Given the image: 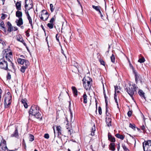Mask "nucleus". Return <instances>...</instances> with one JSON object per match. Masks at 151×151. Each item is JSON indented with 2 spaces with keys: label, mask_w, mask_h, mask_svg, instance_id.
<instances>
[{
  "label": "nucleus",
  "mask_w": 151,
  "mask_h": 151,
  "mask_svg": "<svg viewBox=\"0 0 151 151\" xmlns=\"http://www.w3.org/2000/svg\"><path fill=\"white\" fill-rule=\"evenodd\" d=\"M29 119L30 115L34 116L36 118L41 120L42 119L41 115V112L39 109V107L38 106L35 105L31 106L29 111Z\"/></svg>",
  "instance_id": "f257e3e1"
},
{
  "label": "nucleus",
  "mask_w": 151,
  "mask_h": 151,
  "mask_svg": "<svg viewBox=\"0 0 151 151\" xmlns=\"http://www.w3.org/2000/svg\"><path fill=\"white\" fill-rule=\"evenodd\" d=\"M108 139L111 142H114L115 141V138L114 137H113L111 135L108 134Z\"/></svg>",
  "instance_id": "aec40b11"
},
{
  "label": "nucleus",
  "mask_w": 151,
  "mask_h": 151,
  "mask_svg": "<svg viewBox=\"0 0 151 151\" xmlns=\"http://www.w3.org/2000/svg\"><path fill=\"white\" fill-rule=\"evenodd\" d=\"M66 128L67 129V130L68 129H69L70 127H69L68 125V124H66Z\"/></svg>",
  "instance_id": "0e129e2a"
},
{
  "label": "nucleus",
  "mask_w": 151,
  "mask_h": 151,
  "mask_svg": "<svg viewBox=\"0 0 151 151\" xmlns=\"http://www.w3.org/2000/svg\"><path fill=\"white\" fill-rule=\"evenodd\" d=\"M0 26L3 28H5V24L3 21H1L0 23Z\"/></svg>",
  "instance_id": "a18cd8bd"
},
{
  "label": "nucleus",
  "mask_w": 151,
  "mask_h": 151,
  "mask_svg": "<svg viewBox=\"0 0 151 151\" xmlns=\"http://www.w3.org/2000/svg\"><path fill=\"white\" fill-rule=\"evenodd\" d=\"M2 144H4V145H5V146L6 145V141L3 138L2 139V141H1V143L0 144V146H1V145Z\"/></svg>",
  "instance_id": "2f4dec72"
},
{
  "label": "nucleus",
  "mask_w": 151,
  "mask_h": 151,
  "mask_svg": "<svg viewBox=\"0 0 151 151\" xmlns=\"http://www.w3.org/2000/svg\"><path fill=\"white\" fill-rule=\"evenodd\" d=\"M49 113L50 114H52L53 112V111L52 109H50V108L49 107Z\"/></svg>",
  "instance_id": "5fc2aeb1"
},
{
  "label": "nucleus",
  "mask_w": 151,
  "mask_h": 151,
  "mask_svg": "<svg viewBox=\"0 0 151 151\" xmlns=\"http://www.w3.org/2000/svg\"><path fill=\"white\" fill-rule=\"evenodd\" d=\"M56 131H57L58 135L61 134V127L60 126H55Z\"/></svg>",
  "instance_id": "2eb2a0df"
},
{
  "label": "nucleus",
  "mask_w": 151,
  "mask_h": 151,
  "mask_svg": "<svg viewBox=\"0 0 151 151\" xmlns=\"http://www.w3.org/2000/svg\"><path fill=\"white\" fill-rule=\"evenodd\" d=\"M131 66L132 68L133 72L135 75V81L136 83L138 81H141V77L140 76V75H138L137 74V73L136 72V71L134 70V68L133 67V66L132 65H131Z\"/></svg>",
  "instance_id": "0eeeda50"
},
{
  "label": "nucleus",
  "mask_w": 151,
  "mask_h": 151,
  "mask_svg": "<svg viewBox=\"0 0 151 151\" xmlns=\"http://www.w3.org/2000/svg\"><path fill=\"white\" fill-rule=\"evenodd\" d=\"M111 61L113 63H114L115 62V58L114 54H112L111 56Z\"/></svg>",
  "instance_id": "e433bc0d"
},
{
  "label": "nucleus",
  "mask_w": 151,
  "mask_h": 151,
  "mask_svg": "<svg viewBox=\"0 0 151 151\" xmlns=\"http://www.w3.org/2000/svg\"><path fill=\"white\" fill-rule=\"evenodd\" d=\"M11 78V75L9 72L7 73V79L10 80Z\"/></svg>",
  "instance_id": "49530a36"
},
{
  "label": "nucleus",
  "mask_w": 151,
  "mask_h": 151,
  "mask_svg": "<svg viewBox=\"0 0 151 151\" xmlns=\"http://www.w3.org/2000/svg\"><path fill=\"white\" fill-rule=\"evenodd\" d=\"M27 1H28V0H25L24 7H25V8L26 9L30 10V9H31V8H32V3H31L30 4L31 6L29 7L28 8V9L27 8L28 6V5L27 3Z\"/></svg>",
  "instance_id": "412c9836"
},
{
  "label": "nucleus",
  "mask_w": 151,
  "mask_h": 151,
  "mask_svg": "<svg viewBox=\"0 0 151 151\" xmlns=\"http://www.w3.org/2000/svg\"><path fill=\"white\" fill-rule=\"evenodd\" d=\"M106 107V116H108V115H107V112L108 111V110L107 109V107Z\"/></svg>",
  "instance_id": "680f3d73"
},
{
  "label": "nucleus",
  "mask_w": 151,
  "mask_h": 151,
  "mask_svg": "<svg viewBox=\"0 0 151 151\" xmlns=\"http://www.w3.org/2000/svg\"><path fill=\"white\" fill-rule=\"evenodd\" d=\"M138 93L139 95L141 97L144 99H145V93L143 92V91L142 90H140L139 92H138Z\"/></svg>",
  "instance_id": "5701e85b"
},
{
  "label": "nucleus",
  "mask_w": 151,
  "mask_h": 151,
  "mask_svg": "<svg viewBox=\"0 0 151 151\" xmlns=\"http://www.w3.org/2000/svg\"><path fill=\"white\" fill-rule=\"evenodd\" d=\"M115 136L116 137L122 140H123L124 138V136L123 135H121L118 133L116 134Z\"/></svg>",
  "instance_id": "b1692460"
},
{
  "label": "nucleus",
  "mask_w": 151,
  "mask_h": 151,
  "mask_svg": "<svg viewBox=\"0 0 151 151\" xmlns=\"http://www.w3.org/2000/svg\"><path fill=\"white\" fill-rule=\"evenodd\" d=\"M83 86L85 89H86V90H89L90 89L91 85L90 84H86V83H83Z\"/></svg>",
  "instance_id": "f3484780"
},
{
  "label": "nucleus",
  "mask_w": 151,
  "mask_h": 151,
  "mask_svg": "<svg viewBox=\"0 0 151 151\" xmlns=\"http://www.w3.org/2000/svg\"><path fill=\"white\" fill-rule=\"evenodd\" d=\"M132 113V111H129L127 113V115L129 117H130L131 116Z\"/></svg>",
  "instance_id": "de8ad7c7"
},
{
  "label": "nucleus",
  "mask_w": 151,
  "mask_h": 151,
  "mask_svg": "<svg viewBox=\"0 0 151 151\" xmlns=\"http://www.w3.org/2000/svg\"><path fill=\"white\" fill-rule=\"evenodd\" d=\"M103 93H104V96H106V93H105V89H104V86L103 87Z\"/></svg>",
  "instance_id": "052dcab7"
},
{
  "label": "nucleus",
  "mask_w": 151,
  "mask_h": 151,
  "mask_svg": "<svg viewBox=\"0 0 151 151\" xmlns=\"http://www.w3.org/2000/svg\"><path fill=\"white\" fill-rule=\"evenodd\" d=\"M145 61V59L144 57H142V58L139 59L138 62L141 63L144 62Z\"/></svg>",
  "instance_id": "f704fd0d"
},
{
  "label": "nucleus",
  "mask_w": 151,
  "mask_h": 151,
  "mask_svg": "<svg viewBox=\"0 0 151 151\" xmlns=\"http://www.w3.org/2000/svg\"><path fill=\"white\" fill-rule=\"evenodd\" d=\"M83 103L86 104L87 102V96L86 93H85L83 96Z\"/></svg>",
  "instance_id": "4be33fe9"
},
{
  "label": "nucleus",
  "mask_w": 151,
  "mask_h": 151,
  "mask_svg": "<svg viewBox=\"0 0 151 151\" xmlns=\"http://www.w3.org/2000/svg\"><path fill=\"white\" fill-rule=\"evenodd\" d=\"M22 146L24 147V149L26 150V143H25L24 140V139H23L22 142Z\"/></svg>",
  "instance_id": "58836bf2"
},
{
  "label": "nucleus",
  "mask_w": 151,
  "mask_h": 151,
  "mask_svg": "<svg viewBox=\"0 0 151 151\" xmlns=\"http://www.w3.org/2000/svg\"><path fill=\"white\" fill-rule=\"evenodd\" d=\"M17 23V25L19 26L20 27L23 24V21L22 18H19V19H17L15 22Z\"/></svg>",
  "instance_id": "9d476101"
},
{
  "label": "nucleus",
  "mask_w": 151,
  "mask_h": 151,
  "mask_svg": "<svg viewBox=\"0 0 151 151\" xmlns=\"http://www.w3.org/2000/svg\"><path fill=\"white\" fill-rule=\"evenodd\" d=\"M29 23L30 24L31 26L32 27V28H33V26L32 23V19H29Z\"/></svg>",
  "instance_id": "603ef678"
},
{
  "label": "nucleus",
  "mask_w": 151,
  "mask_h": 151,
  "mask_svg": "<svg viewBox=\"0 0 151 151\" xmlns=\"http://www.w3.org/2000/svg\"><path fill=\"white\" fill-rule=\"evenodd\" d=\"M8 53L6 54V55L5 56L7 60L8 61H9V62L11 63V62H12L10 59V57L8 56Z\"/></svg>",
  "instance_id": "ea45409f"
},
{
  "label": "nucleus",
  "mask_w": 151,
  "mask_h": 151,
  "mask_svg": "<svg viewBox=\"0 0 151 151\" xmlns=\"http://www.w3.org/2000/svg\"><path fill=\"white\" fill-rule=\"evenodd\" d=\"M2 16H1V19H4L5 18L7 17V15L6 14H1Z\"/></svg>",
  "instance_id": "a19ab883"
},
{
  "label": "nucleus",
  "mask_w": 151,
  "mask_h": 151,
  "mask_svg": "<svg viewBox=\"0 0 151 151\" xmlns=\"http://www.w3.org/2000/svg\"><path fill=\"white\" fill-rule=\"evenodd\" d=\"M8 96H7L4 99V107L5 108H8L11 104V100L12 99V96L10 95V93H7Z\"/></svg>",
  "instance_id": "39448f33"
},
{
  "label": "nucleus",
  "mask_w": 151,
  "mask_h": 151,
  "mask_svg": "<svg viewBox=\"0 0 151 151\" xmlns=\"http://www.w3.org/2000/svg\"><path fill=\"white\" fill-rule=\"evenodd\" d=\"M72 89L74 94V96L76 97L78 95V91L76 88L75 87L72 86Z\"/></svg>",
  "instance_id": "6ab92c4d"
},
{
  "label": "nucleus",
  "mask_w": 151,
  "mask_h": 151,
  "mask_svg": "<svg viewBox=\"0 0 151 151\" xmlns=\"http://www.w3.org/2000/svg\"><path fill=\"white\" fill-rule=\"evenodd\" d=\"M29 141L32 142L34 140V137L32 134H30L29 135Z\"/></svg>",
  "instance_id": "7c9ffc66"
},
{
  "label": "nucleus",
  "mask_w": 151,
  "mask_h": 151,
  "mask_svg": "<svg viewBox=\"0 0 151 151\" xmlns=\"http://www.w3.org/2000/svg\"><path fill=\"white\" fill-rule=\"evenodd\" d=\"M44 137L46 139H47V133L45 134L44 135Z\"/></svg>",
  "instance_id": "69168bd1"
},
{
  "label": "nucleus",
  "mask_w": 151,
  "mask_h": 151,
  "mask_svg": "<svg viewBox=\"0 0 151 151\" xmlns=\"http://www.w3.org/2000/svg\"><path fill=\"white\" fill-rule=\"evenodd\" d=\"M99 62L101 63V65H102L104 66L105 65V62L103 60L100 59L99 60Z\"/></svg>",
  "instance_id": "09e8293b"
},
{
  "label": "nucleus",
  "mask_w": 151,
  "mask_h": 151,
  "mask_svg": "<svg viewBox=\"0 0 151 151\" xmlns=\"http://www.w3.org/2000/svg\"><path fill=\"white\" fill-rule=\"evenodd\" d=\"M125 90L127 93L129 94L132 99H133V96L136 92V89L135 88L134 86H131L129 85V87L125 88Z\"/></svg>",
  "instance_id": "7ed1b4c3"
},
{
  "label": "nucleus",
  "mask_w": 151,
  "mask_h": 151,
  "mask_svg": "<svg viewBox=\"0 0 151 151\" xmlns=\"http://www.w3.org/2000/svg\"><path fill=\"white\" fill-rule=\"evenodd\" d=\"M114 99L115 102L116 103V104L117 106V107L118 108H119V106H118V102L117 99V96L115 94Z\"/></svg>",
  "instance_id": "c03bdc74"
},
{
  "label": "nucleus",
  "mask_w": 151,
  "mask_h": 151,
  "mask_svg": "<svg viewBox=\"0 0 151 151\" xmlns=\"http://www.w3.org/2000/svg\"><path fill=\"white\" fill-rule=\"evenodd\" d=\"M55 20V19L54 17H52L50 21V23H48V27L50 29H51L53 28L54 24L53 22Z\"/></svg>",
  "instance_id": "1a4fd4ad"
},
{
  "label": "nucleus",
  "mask_w": 151,
  "mask_h": 151,
  "mask_svg": "<svg viewBox=\"0 0 151 151\" xmlns=\"http://www.w3.org/2000/svg\"><path fill=\"white\" fill-rule=\"evenodd\" d=\"M11 65L12 66V68H13V69L15 71V66L14 65V64L12 63V62H11Z\"/></svg>",
  "instance_id": "3c124183"
},
{
  "label": "nucleus",
  "mask_w": 151,
  "mask_h": 151,
  "mask_svg": "<svg viewBox=\"0 0 151 151\" xmlns=\"http://www.w3.org/2000/svg\"><path fill=\"white\" fill-rule=\"evenodd\" d=\"M39 17H40L41 20L43 21H46L47 20V17L46 15L45 16H42L41 14V15H39Z\"/></svg>",
  "instance_id": "bb28decb"
},
{
  "label": "nucleus",
  "mask_w": 151,
  "mask_h": 151,
  "mask_svg": "<svg viewBox=\"0 0 151 151\" xmlns=\"http://www.w3.org/2000/svg\"><path fill=\"white\" fill-rule=\"evenodd\" d=\"M28 66H22L20 69V71L22 73H24L25 70L28 68Z\"/></svg>",
  "instance_id": "a878e982"
},
{
  "label": "nucleus",
  "mask_w": 151,
  "mask_h": 151,
  "mask_svg": "<svg viewBox=\"0 0 151 151\" xmlns=\"http://www.w3.org/2000/svg\"><path fill=\"white\" fill-rule=\"evenodd\" d=\"M16 9L18 10H21V2L20 1L18 2L17 1V2L16 4Z\"/></svg>",
  "instance_id": "a211bd4d"
},
{
  "label": "nucleus",
  "mask_w": 151,
  "mask_h": 151,
  "mask_svg": "<svg viewBox=\"0 0 151 151\" xmlns=\"http://www.w3.org/2000/svg\"><path fill=\"white\" fill-rule=\"evenodd\" d=\"M106 122L108 127H109L111 126V119L110 117H106Z\"/></svg>",
  "instance_id": "9b49d317"
},
{
  "label": "nucleus",
  "mask_w": 151,
  "mask_h": 151,
  "mask_svg": "<svg viewBox=\"0 0 151 151\" xmlns=\"http://www.w3.org/2000/svg\"><path fill=\"white\" fill-rule=\"evenodd\" d=\"M98 110H99V114L100 115H101L102 114V110L100 106H99L98 108Z\"/></svg>",
  "instance_id": "8fccbe9b"
},
{
  "label": "nucleus",
  "mask_w": 151,
  "mask_h": 151,
  "mask_svg": "<svg viewBox=\"0 0 151 151\" xmlns=\"http://www.w3.org/2000/svg\"><path fill=\"white\" fill-rule=\"evenodd\" d=\"M18 136H19V134L18 131V129L16 127L15 131L14 132L13 134H11V137H17Z\"/></svg>",
  "instance_id": "4468645a"
},
{
  "label": "nucleus",
  "mask_w": 151,
  "mask_h": 151,
  "mask_svg": "<svg viewBox=\"0 0 151 151\" xmlns=\"http://www.w3.org/2000/svg\"><path fill=\"white\" fill-rule=\"evenodd\" d=\"M26 35L27 37H29L30 35L29 32H27V31L26 32Z\"/></svg>",
  "instance_id": "bf43d9fd"
},
{
  "label": "nucleus",
  "mask_w": 151,
  "mask_h": 151,
  "mask_svg": "<svg viewBox=\"0 0 151 151\" xmlns=\"http://www.w3.org/2000/svg\"><path fill=\"white\" fill-rule=\"evenodd\" d=\"M104 98L105 99V102L106 103V107H107L108 106V101L107 99L108 98L106 97V95L105 96H104Z\"/></svg>",
  "instance_id": "37998d69"
},
{
  "label": "nucleus",
  "mask_w": 151,
  "mask_h": 151,
  "mask_svg": "<svg viewBox=\"0 0 151 151\" xmlns=\"http://www.w3.org/2000/svg\"><path fill=\"white\" fill-rule=\"evenodd\" d=\"M83 83L86 84H89L92 85V79L89 77H85L83 80Z\"/></svg>",
  "instance_id": "6e6552de"
},
{
  "label": "nucleus",
  "mask_w": 151,
  "mask_h": 151,
  "mask_svg": "<svg viewBox=\"0 0 151 151\" xmlns=\"http://www.w3.org/2000/svg\"><path fill=\"white\" fill-rule=\"evenodd\" d=\"M0 68L7 71H10L8 68V63L3 58L0 59Z\"/></svg>",
  "instance_id": "20e7f679"
},
{
  "label": "nucleus",
  "mask_w": 151,
  "mask_h": 151,
  "mask_svg": "<svg viewBox=\"0 0 151 151\" xmlns=\"http://www.w3.org/2000/svg\"><path fill=\"white\" fill-rule=\"evenodd\" d=\"M21 39V41L20 42H21L22 43H23L24 42V41L23 39Z\"/></svg>",
  "instance_id": "338daca9"
},
{
  "label": "nucleus",
  "mask_w": 151,
  "mask_h": 151,
  "mask_svg": "<svg viewBox=\"0 0 151 151\" xmlns=\"http://www.w3.org/2000/svg\"><path fill=\"white\" fill-rule=\"evenodd\" d=\"M28 10H27V9H25V13L26 15L29 14L28 12Z\"/></svg>",
  "instance_id": "e2e57ef3"
},
{
  "label": "nucleus",
  "mask_w": 151,
  "mask_h": 151,
  "mask_svg": "<svg viewBox=\"0 0 151 151\" xmlns=\"http://www.w3.org/2000/svg\"><path fill=\"white\" fill-rule=\"evenodd\" d=\"M115 144L114 143H111L110 144V148L111 150L114 151L115 150L114 146Z\"/></svg>",
  "instance_id": "c85d7f7f"
},
{
  "label": "nucleus",
  "mask_w": 151,
  "mask_h": 151,
  "mask_svg": "<svg viewBox=\"0 0 151 151\" xmlns=\"http://www.w3.org/2000/svg\"><path fill=\"white\" fill-rule=\"evenodd\" d=\"M144 151H151V140L145 141L142 143Z\"/></svg>",
  "instance_id": "f03ea898"
},
{
  "label": "nucleus",
  "mask_w": 151,
  "mask_h": 151,
  "mask_svg": "<svg viewBox=\"0 0 151 151\" xmlns=\"http://www.w3.org/2000/svg\"><path fill=\"white\" fill-rule=\"evenodd\" d=\"M95 131V125H94V127L91 128V135L93 136L94 135V132Z\"/></svg>",
  "instance_id": "c756f323"
},
{
  "label": "nucleus",
  "mask_w": 151,
  "mask_h": 151,
  "mask_svg": "<svg viewBox=\"0 0 151 151\" xmlns=\"http://www.w3.org/2000/svg\"><path fill=\"white\" fill-rule=\"evenodd\" d=\"M129 127L132 129H134L135 128V126L134 124H132L131 123H130L129 124Z\"/></svg>",
  "instance_id": "79ce46f5"
},
{
  "label": "nucleus",
  "mask_w": 151,
  "mask_h": 151,
  "mask_svg": "<svg viewBox=\"0 0 151 151\" xmlns=\"http://www.w3.org/2000/svg\"><path fill=\"white\" fill-rule=\"evenodd\" d=\"M12 52H9V53L8 54V56H9V55H12Z\"/></svg>",
  "instance_id": "774afa93"
},
{
  "label": "nucleus",
  "mask_w": 151,
  "mask_h": 151,
  "mask_svg": "<svg viewBox=\"0 0 151 151\" xmlns=\"http://www.w3.org/2000/svg\"><path fill=\"white\" fill-rule=\"evenodd\" d=\"M16 16L19 18H22V14L21 12L17 10L16 12Z\"/></svg>",
  "instance_id": "dca6fc26"
},
{
  "label": "nucleus",
  "mask_w": 151,
  "mask_h": 151,
  "mask_svg": "<svg viewBox=\"0 0 151 151\" xmlns=\"http://www.w3.org/2000/svg\"><path fill=\"white\" fill-rule=\"evenodd\" d=\"M71 127H70L69 129H67L68 134L70 135L71 134V133H72L73 132V130L71 128Z\"/></svg>",
  "instance_id": "c9c22d12"
},
{
  "label": "nucleus",
  "mask_w": 151,
  "mask_h": 151,
  "mask_svg": "<svg viewBox=\"0 0 151 151\" xmlns=\"http://www.w3.org/2000/svg\"><path fill=\"white\" fill-rule=\"evenodd\" d=\"M41 28H42V29H43V30L44 31V32L45 33V36H46V31H45V28H44V26L42 25H41Z\"/></svg>",
  "instance_id": "864d4df0"
},
{
  "label": "nucleus",
  "mask_w": 151,
  "mask_h": 151,
  "mask_svg": "<svg viewBox=\"0 0 151 151\" xmlns=\"http://www.w3.org/2000/svg\"><path fill=\"white\" fill-rule=\"evenodd\" d=\"M42 16H45L47 14V11L45 10H43L42 11L41 14Z\"/></svg>",
  "instance_id": "72a5a7b5"
},
{
  "label": "nucleus",
  "mask_w": 151,
  "mask_h": 151,
  "mask_svg": "<svg viewBox=\"0 0 151 151\" xmlns=\"http://www.w3.org/2000/svg\"><path fill=\"white\" fill-rule=\"evenodd\" d=\"M7 24L8 26V31L10 32L12 30H13V27L12 26L11 23L9 22H8L7 23Z\"/></svg>",
  "instance_id": "ddd939ff"
},
{
  "label": "nucleus",
  "mask_w": 151,
  "mask_h": 151,
  "mask_svg": "<svg viewBox=\"0 0 151 151\" xmlns=\"http://www.w3.org/2000/svg\"><path fill=\"white\" fill-rule=\"evenodd\" d=\"M121 90L120 87L119 86H115V93H119L120 91Z\"/></svg>",
  "instance_id": "393cba45"
},
{
  "label": "nucleus",
  "mask_w": 151,
  "mask_h": 151,
  "mask_svg": "<svg viewBox=\"0 0 151 151\" xmlns=\"http://www.w3.org/2000/svg\"><path fill=\"white\" fill-rule=\"evenodd\" d=\"M21 102L23 104L24 107L25 108H27L28 107V105L27 104V100L25 98L24 99H22L21 100Z\"/></svg>",
  "instance_id": "f8f14e48"
},
{
  "label": "nucleus",
  "mask_w": 151,
  "mask_h": 151,
  "mask_svg": "<svg viewBox=\"0 0 151 151\" xmlns=\"http://www.w3.org/2000/svg\"><path fill=\"white\" fill-rule=\"evenodd\" d=\"M21 39H23L22 37H17V40L19 42H21Z\"/></svg>",
  "instance_id": "13d9d810"
},
{
  "label": "nucleus",
  "mask_w": 151,
  "mask_h": 151,
  "mask_svg": "<svg viewBox=\"0 0 151 151\" xmlns=\"http://www.w3.org/2000/svg\"><path fill=\"white\" fill-rule=\"evenodd\" d=\"M17 61L18 63L20 64L23 65L24 64L25 65L27 66H29L30 65L29 62L27 60L19 58L17 59Z\"/></svg>",
  "instance_id": "423d86ee"
},
{
  "label": "nucleus",
  "mask_w": 151,
  "mask_h": 151,
  "mask_svg": "<svg viewBox=\"0 0 151 151\" xmlns=\"http://www.w3.org/2000/svg\"><path fill=\"white\" fill-rule=\"evenodd\" d=\"M58 34H57L56 35V39L57 40L59 43L60 42H59V37H58Z\"/></svg>",
  "instance_id": "4d7b16f0"
},
{
  "label": "nucleus",
  "mask_w": 151,
  "mask_h": 151,
  "mask_svg": "<svg viewBox=\"0 0 151 151\" xmlns=\"http://www.w3.org/2000/svg\"><path fill=\"white\" fill-rule=\"evenodd\" d=\"M141 129L143 131H145V128L144 125H142L141 127Z\"/></svg>",
  "instance_id": "6e6d98bb"
},
{
  "label": "nucleus",
  "mask_w": 151,
  "mask_h": 151,
  "mask_svg": "<svg viewBox=\"0 0 151 151\" xmlns=\"http://www.w3.org/2000/svg\"><path fill=\"white\" fill-rule=\"evenodd\" d=\"M50 8L51 12H52L54 11V9H55V7L52 4H50Z\"/></svg>",
  "instance_id": "cd10ccee"
},
{
  "label": "nucleus",
  "mask_w": 151,
  "mask_h": 151,
  "mask_svg": "<svg viewBox=\"0 0 151 151\" xmlns=\"http://www.w3.org/2000/svg\"><path fill=\"white\" fill-rule=\"evenodd\" d=\"M122 147L124 149V151H129V150L124 145H122Z\"/></svg>",
  "instance_id": "4c0bfd02"
},
{
  "label": "nucleus",
  "mask_w": 151,
  "mask_h": 151,
  "mask_svg": "<svg viewBox=\"0 0 151 151\" xmlns=\"http://www.w3.org/2000/svg\"><path fill=\"white\" fill-rule=\"evenodd\" d=\"M92 7L97 11H98L100 9V7L99 6H96L94 5H92Z\"/></svg>",
  "instance_id": "473e14b6"
}]
</instances>
